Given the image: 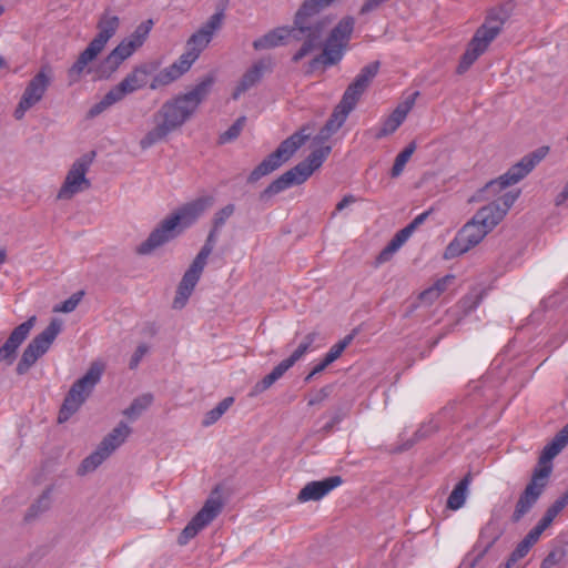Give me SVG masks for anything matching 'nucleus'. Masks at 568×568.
I'll use <instances>...</instances> for the list:
<instances>
[{
    "label": "nucleus",
    "instance_id": "obj_1",
    "mask_svg": "<svg viewBox=\"0 0 568 568\" xmlns=\"http://www.w3.org/2000/svg\"><path fill=\"white\" fill-rule=\"evenodd\" d=\"M335 0H304L294 16L292 26L277 27L253 41L256 51L268 50L287 44L290 40L300 42V49L292 55L293 62H300L305 57L322 48L324 34L329 26V19L322 11Z\"/></svg>",
    "mask_w": 568,
    "mask_h": 568
},
{
    "label": "nucleus",
    "instance_id": "obj_2",
    "mask_svg": "<svg viewBox=\"0 0 568 568\" xmlns=\"http://www.w3.org/2000/svg\"><path fill=\"white\" fill-rule=\"evenodd\" d=\"M212 85L213 78L206 77L190 91L166 100L153 114L154 126L140 140L141 149L148 150L180 130L195 114Z\"/></svg>",
    "mask_w": 568,
    "mask_h": 568
},
{
    "label": "nucleus",
    "instance_id": "obj_3",
    "mask_svg": "<svg viewBox=\"0 0 568 568\" xmlns=\"http://www.w3.org/2000/svg\"><path fill=\"white\" fill-rule=\"evenodd\" d=\"M214 203L213 196H200L179 207L166 216L136 247L140 255L151 254L154 250L173 240L183 229L192 225Z\"/></svg>",
    "mask_w": 568,
    "mask_h": 568
},
{
    "label": "nucleus",
    "instance_id": "obj_4",
    "mask_svg": "<svg viewBox=\"0 0 568 568\" xmlns=\"http://www.w3.org/2000/svg\"><path fill=\"white\" fill-rule=\"evenodd\" d=\"M507 19V13L503 8H494L488 11L485 22L476 30L469 41L466 51L460 58L456 72L464 74L484 54L490 43L500 33Z\"/></svg>",
    "mask_w": 568,
    "mask_h": 568
},
{
    "label": "nucleus",
    "instance_id": "obj_5",
    "mask_svg": "<svg viewBox=\"0 0 568 568\" xmlns=\"http://www.w3.org/2000/svg\"><path fill=\"white\" fill-rule=\"evenodd\" d=\"M119 27L120 18L110 10H105L100 16L97 23V36L68 70L69 84L77 83L81 79L87 67L103 51L109 40L116 33Z\"/></svg>",
    "mask_w": 568,
    "mask_h": 568
},
{
    "label": "nucleus",
    "instance_id": "obj_6",
    "mask_svg": "<svg viewBox=\"0 0 568 568\" xmlns=\"http://www.w3.org/2000/svg\"><path fill=\"white\" fill-rule=\"evenodd\" d=\"M332 151L329 145L321 146L295 166L275 179L262 193L261 199L265 200L278 194L293 185L304 183L317 169L322 166Z\"/></svg>",
    "mask_w": 568,
    "mask_h": 568
},
{
    "label": "nucleus",
    "instance_id": "obj_7",
    "mask_svg": "<svg viewBox=\"0 0 568 568\" xmlns=\"http://www.w3.org/2000/svg\"><path fill=\"white\" fill-rule=\"evenodd\" d=\"M354 26L355 19L345 17L334 27L326 41H324L325 37L323 38V50L310 61V72L317 70L321 65L324 68L335 65L343 59Z\"/></svg>",
    "mask_w": 568,
    "mask_h": 568
},
{
    "label": "nucleus",
    "instance_id": "obj_8",
    "mask_svg": "<svg viewBox=\"0 0 568 568\" xmlns=\"http://www.w3.org/2000/svg\"><path fill=\"white\" fill-rule=\"evenodd\" d=\"M496 225L497 223L488 215L487 211L479 209L448 244L445 257L452 258L466 253L479 244Z\"/></svg>",
    "mask_w": 568,
    "mask_h": 568
},
{
    "label": "nucleus",
    "instance_id": "obj_9",
    "mask_svg": "<svg viewBox=\"0 0 568 568\" xmlns=\"http://www.w3.org/2000/svg\"><path fill=\"white\" fill-rule=\"evenodd\" d=\"M310 138L308 128L303 126L291 136L280 143L277 149L266 156L248 175L247 182L255 183L265 175L277 170L282 164L287 162L294 153Z\"/></svg>",
    "mask_w": 568,
    "mask_h": 568
},
{
    "label": "nucleus",
    "instance_id": "obj_10",
    "mask_svg": "<svg viewBox=\"0 0 568 568\" xmlns=\"http://www.w3.org/2000/svg\"><path fill=\"white\" fill-rule=\"evenodd\" d=\"M103 368L102 364L98 362L92 363L87 373L71 386L59 412V423L67 422L75 412H78L93 390L94 386L100 382Z\"/></svg>",
    "mask_w": 568,
    "mask_h": 568
},
{
    "label": "nucleus",
    "instance_id": "obj_11",
    "mask_svg": "<svg viewBox=\"0 0 568 568\" xmlns=\"http://www.w3.org/2000/svg\"><path fill=\"white\" fill-rule=\"evenodd\" d=\"M61 321L53 318L50 324L28 344L16 367L18 375L27 374L37 361L49 351L61 332Z\"/></svg>",
    "mask_w": 568,
    "mask_h": 568
},
{
    "label": "nucleus",
    "instance_id": "obj_12",
    "mask_svg": "<svg viewBox=\"0 0 568 568\" xmlns=\"http://www.w3.org/2000/svg\"><path fill=\"white\" fill-rule=\"evenodd\" d=\"M95 152L85 153L78 158L69 169L62 186L57 197L58 200H70L75 194L91 187V182L87 178V173L94 160Z\"/></svg>",
    "mask_w": 568,
    "mask_h": 568
},
{
    "label": "nucleus",
    "instance_id": "obj_13",
    "mask_svg": "<svg viewBox=\"0 0 568 568\" xmlns=\"http://www.w3.org/2000/svg\"><path fill=\"white\" fill-rule=\"evenodd\" d=\"M549 479V469H535L530 481L520 494L515 510L511 515V521L518 523L531 508L536 505L539 497L544 493Z\"/></svg>",
    "mask_w": 568,
    "mask_h": 568
},
{
    "label": "nucleus",
    "instance_id": "obj_14",
    "mask_svg": "<svg viewBox=\"0 0 568 568\" xmlns=\"http://www.w3.org/2000/svg\"><path fill=\"white\" fill-rule=\"evenodd\" d=\"M50 83L51 78L47 69H41L36 75H33L21 95V99L13 112V116L17 120L23 119L26 112L43 99Z\"/></svg>",
    "mask_w": 568,
    "mask_h": 568
},
{
    "label": "nucleus",
    "instance_id": "obj_15",
    "mask_svg": "<svg viewBox=\"0 0 568 568\" xmlns=\"http://www.w3.org/2000/svg\"><path fill=\"white\" fill-rule=\"evenodd\" d=\"M223 508L222 500L217 497H210L200 509V511L191 519V521L181 531L178 542L181 546L186 545L203 528L211 524Z\"/></svg>",
    "mask_w": 568,
    "mask_h": 568
},
{
    "label": "nucleus",
    "instance_id": "obj_16",
    "mask_svg": "<svg viewBox=\"0 0 568 568\" xmlns=\"http://www.w3.org/2000/svg\"><path fill=\"white\" fill-rule=\"evenodd\" d=\"M160 68V62L148 61L135 65L123 80L112 89L123 100L128 94H131L140 89H143L149 78L153 75Z\"/></svg>",
    "mask_w": 568,
    "mask_h": 568
},
{
    "label": "nucleus",
    "instance_id": "obj_17",
    "mask_svg": "<svg viewBox=\"0 0 568 568\" xmlns=\"http://www.w3.org/2000/svg\"><path fill=\"white\" fill-rule=\"evenodd\" d=\"M378 70V61H374L361 69L354 81L346 88L342 100L338 103L342 109H347L351 112L354 110L359 98L366 91L372 80L376 77Z\"/></svg>",
    "mask_w": 568,
    "mask_h": 568
},
{
    "label": "nucleus",
    "instance_id": "obj_18",
    "mask_svg": "<svg viewBox=\"0 0 568 568\" xmlns=\"http://www.w3.org/2000/svg\"><path fill=\"white\" fill-rule=\"evenodd\" d=\"M36 322L37 317L33 315L11 332L8 339L0 347V363L4 362L7 365H11L14 362L17 351L29 336Z\"/></svg>",
    "mask_w": 568,
    "mask_h": 568
},
{
    "label": "nucleus",
    "instance_id": "obj_19",
    "mask_svg": "<svg viewBox=\"0 0 568 568\" xmlns=\"http://www.w3.org/2000/svg\"><path fill=\"white\" fill-rule=\"evenodd\" d=\"M417 95L418 92H414L404 102L396 106L390 115L383 121L381 128L375 131L374 138L376 140H381L393 134L400 126L409 111L413 109Z\"/></svg>",
    "mask_w": 568,
    "mask_h": 568
},
{
    "label": "nucleus",
    "instance_id": "obj_20",
    "mask_svg": "<svg viewBox=\"0 0 568 568\" xmlns=\"http://www.w3.org/2000/svg\"><path fill=\"white\" fill-rule=\"evenodd\" d=\"M342 483L343 479L341 476H331L323 480L310 481L300 490L297 501L307 503L321 500Z\"/></svg>",
    "mask_w": 568,
    "mask_h": 568
},
{
    "label": "nucleus",
    "instance_id": "obj_21",
    "mask_svg": "<svg viewBox=\"0 0 568 568\" xmlns=\"http://www.w3.org/2000/svg\"><path fill=\"white\" fill-rule=\"evenodd\" d=\"M205 265L193 260L190 267L184 273L173 301L174 308H182L191 296L195 285L200 281L201 274Z\"/></svg>",
    "mask_w": 568,
    "mask_h": 568
},
{
    "label": "nucleus",
    "instance_id": "obj_22",
    "mask_svg": "<svg viewBox=\"0 0 568 568\" xmlns=\"http://www.w3.org/2000/svg\"><path fill=\"white\" fill-rule=\"evenodd\" d=\"M135 51L136 50L133 48L132 44L129 43V41H126L125 39L121 40V42L100 63L98 70L99 77L109 78Z\"/></svg>",
    "mask_w": 568,
    "mask_h": 568
},
{
    "label": "nucleus",
    "instance_id": "obj_23",
    "mask_svg": "<svg viewBox=\"0 0 568 568\" xmlns=\"http://www.w3.org/2000/svg\"><path fill=\"white\" fill-rule=\"evenodd\" d=\"M271 60L256 61L241 78L239 84L235 87L232 98L237 100L244 92L256 85L265 71L271 69Z\"/></svg>",
    "mask_w": 568,
    "mask_h": 568
},
{
    "label": "nucleus",
    "instance_id": "obj_24",
    "mask_svg": "<svg viewBox=\"0 0 568 568\" xmlns=\"http://www.w3.org/2000/svg\"><path fill=\"white\" fill-rule=\"evenodd\" d=\"M531 168L528 165L526 160L523 158L519 162L514 164L506 173L500 175L498 179L490 181L489 187L498 186L499 189H506L513 184L518 183L526 175L531 172Z\"/></svg>",
    "mask_w": 568,
    "mask_h": 568
},
{
    "label": "nucleus",
    "instance_id": "obj_25",
    "mask_svg": "<svg viewBox=\"0 0 568 568\" xmlns=\"http://www.w3.org/2000/svg\"><path fill=\"white\" fill-rule=\"evenodd\" d=\"M518 196L519 192H506L497 201H493L481 209L486 210L488 215L498 224L516 202Z\"/></svg>",
    "mask_w": 568,
    "mask_h": 568
},
{
    "label": "nucleus",
    "instance_id": "obj_26",
    "mask_svg": "<svg viewBox=\"0 0 568 568\" xmlns=\"http://www.w3.org/2000/svg\"><path fill=\"white\" fill-rule=\"evenodd\" d=\"M294 364L285 358L280 362L270 374L263 377L260 382H257L250 392V396L254 397L258 394L268 389L276 381H278Z\"/></svg>",
    "mask_w": 568,
    "mask_h": 568
},
{
    "label": "nucleus",
    "instance_id": "obj_27",
    "mask_svg": "<svg viewBox=\"0 0 568 568\" xmlns=\"http://www.w3.org/2000/svg\"><path fill=\"white\" fill-rule=\"evenodd\" d=\"M131 428L123 422H121L115 428L108 434L100 443L102 449L111 455L116 448H119L129 437Z\"/></svg>",
    "mask_w": 568,
    "mask_h": 568
},
{
    "label": "nucleus",
    "instance_id": "obj_28",
    "mask_svg": "<svg viewBox=\"0 0 568 568\" xmlns=\"http://www.w3.org/2000/svg\"><path fill=\"white\" fill-rule=\"evenodd\" d=\"M349 113L351 111H348L347 109H342L341 105L338 104L334 110L333 114L327 120L326 124L320 131L317 138L320 140L329 139L335 132H337L342 128Z\"/></svg>",
    "mask_w": 568,
    "mask_h": 568
},
{
    "label": "nucleus",
    "instance_id": "obj_29",
    "mask_svg": "<svg viewBox=\"0 0 568 568\" xmlns=\"http://www.w3.org/2000/svg\"><path fill=\"white\" fill-rule=\"evenodd\" d=\"M471 480V474L467 473L464 478L454 487L453 491L448 496L447 508L457 510L464 506Z\"/></svg>",
    "mask_w": 568,
    "mask_h": 568
},
{
    "label": "nucleus",
    "instance_id": "obj_30",
    "mask_svg": "<svg viewBox=\"0 0 568 568\" xmlns=\"http://www.w3.org/2000/svg\"><path fill=\"white\" fill-rule=\"evenodd\" d=\"M454 280L453 275H446L437 280L432 286L424 290L418 300L423 305H432L446 291L447 285Z\"/></svg>",
    "mask_w": 568,
    "mask_h": 568
},
{
    "label": "nucleus",
    "instance_id": "obj_31",
    "mask_svg": "<svg viewBox=\"0 0 568 568\" xmlns=\"http://www.w3.org/2000/svg\"><path fill=\"white\" fill-rule=\"evenodd\" d=\"M110 455L99 445L98 448L85 457L78 468V475H85L94 471Z\"/></svg>",
    "mask_w": 568,
    "mask_h": 568
},
{
    "label": "nucleus",
    "instance_id": "obj_32",
    "mask_svg": "<svg viewBox=\"0 0 568 568\" xmlns=\"http://www.w3.org/2000/svg\"><path fill=\"white\" fill-rule=\"evenodd\" d=\"M537 541L538 540L528 532L510 554L505 564V568H510L514 564L524 558Z\"/></svg>",
    "mask_w": 568,
    "mask_h": 568
},
{
    "label": "nucleus",
    "instance_id": "obj_33",
    "mask_svg": "<svg viewBox=\"0 0 568 568\" xmlns=\"http://www.w3.org/2000/svg\"><path fill=\"white\" fill-rule=\"evenodd\" d=\"M153 27V21L151 19L141 22L135 30L126 38L130 44L133 45L135 50L140 49L144 42L146 41L151 30Z\"/></svg>",
    "mask_w": 568,
    "mask_h": 568
},
{
    "label": "nucleus",
    "instance_id": "obj_34",
    "mask_svg": "<svg viewBox=\"0 0 568 568\" xmlns=\"http://www.w3.org/2000/svg\"><path fill=\"white\" fill-rule=\"evenodd\" d=\"M564 448L556 443L554 439L547 444L538 459V466L535 469L548 468L549 475L552 471L551 460L562 450Z\"/></svg>",
    "mask_w": 568,
    "mask_h": 568
},
{
    "label": "nucleus",
    "instance_id": "obj_35",
    "mask_svg": "<svg viewBox=\"0 0 568 568\" xmlns=\"http://www.w3.org/2000/svg\"><path fill=\"white\" fill-rule=\"evenodd\" d=\"M152 402L153 396L151 394H143L142 396L133 399L123 414L130 419H135L151 405Z\"/></svg>",
    "mask_w": 568,
    "mask_h": 568
},
{
    "label": "nucleus",
    "instance_id": "obj_36",
    "mask_svg": "<svg viewBox=\"0 0 568 568\" xmlns=\"http://www.w3.org/2000/svg\"><path fill=\"white\" fill-rule=\"evenodd\" d=\"M415 150V142H410L402 152L396 155L393 168L390 170L392 178H398L403 173L406 163L409 161Z\"/></svg>",
    "mask_w": 568,
    "mask_h": 568
},
{
    "label": "nucleus",
    "instance_id": "obj_37",
    "mask_svg": "<svg viewBox=\"0 0 568 568\" xmlns=\"http://www.w3.org/2000/svg\"><path fill=\"white\" fill-rule=\"evenodd\" d=\"M224 19V9L221 8L219 11L212 14L207 19V21L201 26L199 30H201L202 33H204L210 40H212L215 32L222 28Z\"/></svg>",
    "mask_w": 568,
    "mask_h": 568
},
{
    "label": "nucleus",
    "instance_id": "obj_38",
    "mask_svg": "<svg viewBox=\"0 0 568 568\" xmlns=\"http://www.w3.org/2000/svg\"><path fill=\"white\" fill-rule=\"evenodd\" d=\"M180 79L173 70H171V67H166L163 70L155 72L153 74L152 81L150 82V89L151 90H158L160 88L166 87L171 84L172 82Z\"/></svg>",
    "mask_w": 568,
    "mask_h": 568
},
{
    "label": "nucleus",
    "instance_id": "obj_39",
    "mask_svg": "<svg viewBox=\"0 0 568 568\" xmlns=\"http://www.w3.org/2000/svg\"><path fill=\"white\" fill-rule=\"evenodd\" d=\"M122 101L119 95L115 93L113 89H111L109 92L105 93V95L101 99L100 102L95 103L90 110L88 115L90 118H95L99 114H101L103 111L109 109L111 105L115 104L116 102Z\"/></svg>",
    "mask_w": 568,
    "mask_h": 568
},
{
    "label": "nucleus",
    "instance_id": "obj_40",
    "mask_svg": "<svg viewBox=\"0 0 568 568\" xmlns=\"http://www.w3.org/2000/svg\"><path fill=\"white\" fill-rule=\"evenodd\" d=\"M195 53H192L190 50H186L180 58L174 61L170 67L171 70L175 72V74L181 78L185 72L190 70L192 64L197 60Z\"/></svg>",
    "mask_w": 568,
    "mask_h": 568
},
{
    "label": "nucleus",
    "instance_id": "obj_41",
    "mask_svg": "<svg viewBox=\"0 0 568 568\" xmlns=\"http://www.w3.org/2000/svg\"><path fill=\"white\" fill-rule=\"evenodd\" d=\"M317 332H311L306 334L303 338V341L300 343L297 348L291 354L290 357H287L293 364L298 362L308 351L312 349V346L316 338L318 337Z\"/></svg>",
    "mask_w": 568,
    "mask_h": 568
},
{
    "label": "nucleus",
    "instance_id": "obj_42",
    "mask_svg": "<svg viewBox=\"0 0 568 568\" xmlns=\"http://www.w3.org/2000/svg\"><path fill=\"white\" fill-rule=\"evenodd\" d=\"M210 40L201 30L194 32L186 42V50L195 53L199 58L201 52L210 44Z\"/></svg>",
    "mask_w": 568,
    "mask_h": 568
},
{
    "label": "nucleus",
    "instance_id": "obj_43",
    "mask_svg": "<svg viewBox=\"0 0 568 568\" xmlns=\"http://www.w3.org/2000/svg\"><path fill=\"white\" fill-rule=\"evenodd\" d=\"M51 505V496L50 489L43 491V494L37 499L36 503L31 505L29 511L26 515V519L30 520L31 518L37 517L39 514L48 510Z\"/></svg>",
    "mask_w": 568,
    "mask_h": 568
},
{
    "label": "nucleus",
    "instance_id": "obj_44",
    "mask_svg": "<svg viewBox=\"0 0 568 568\" xmlns=\"http://www.w3.org/2000/svg\"><path fill=\"white\" fill-rule=\"evenodd\" d=\"M217 232H219V230H215L214 227H212V230L210 231V233H209V235L206 237V241H205L204 245L202 246V248L200 250V252L195 256V258H194L195 261L206 265L207 257L212 253V251L214 248V245L216 243Z\"/></svg>",
    "mask_w": 568,
    "mask_h": 568
},
{
    "label": "nucleus",
    "instance_id": "obj_45",
    "mask_svg": "<svg viewBox=\"0 0 568 568\" xmlns=\"http://www.w3.org/2000/svg\"><path fill=\"white\" fill-rule=\"evenodd\" d=\"M245 123H246V116H244V115L240 116L225 132H223L220 135L219 142L221 144H224V143H229V142L237 139L239 135L241 134Z\"/></svg>",
    "mask_w": 568,
    "mask_h": 568
},
{
    "label": "nucleus",
    "instance_id": "obj_46",
    "mask_svg": "<svg viewBox=\"0 0 568 568\" xmlns=\"http://www.w3.org/2000/svg\"><path fill=\"white\" fill-rule=\"evenodd\" d=\"M354 337V333L346 335L338 343L334 344L324 357L332 364L342 355L345 348L353 342Z\"/></svg>",
    "mask_w": 568,
    "mask_h": 568
},
{
    "label": "nucleus",
    "instance_id": "obj_47",
    "mask_svg": "<svg viewBox=\"0 0 568 568\" xmlns=\"http://www.w3.org/2000/svg\"><path fill=\"white\" fill-rule=\"evenodd\" d=\"M84 295L83 291H79L73 293L68 300L62 302L61 304L54 306V312H61V313H71L77 308L79 303L81 302L82 297Z\"/></svg>",
    "mask_w": 568,
    "mask_h": 568
},
{
    "label": "nucleus",
    "instance_id": "obj_48",
    "mask_svg": "<svg viewBox=\"0 0 568 568\" xmlns=\"http://www.w3.org/2000/svg\"><path fill=\"white\" fill-rule=\"evenodd\" d=\"M235 212V205L234 204H227L221 210H219L212 220L213 227L215 230H220L225 222L234 214Z\"/></svg>",
    "mask_w": 568,
    "mask_h": 568
},
{
    "label": "nucleus",
    "instance_id": "obj_49",
    "mask_svg": "<svg viewBox=\"0 0 568 568\" xmlns=\"http://www.w3.org/2000/svg\"><path fill=\"white\" fill-rule=\"evenodd\" d=\"M402 247V245L393 237L388 244L379 252L376 257L377 264H384L392 260L393 255Z\"/></svg>",
    "mask_w": 568,
    "mask_h": 568
},
{
    "label": "nucleus",
    "instance_id": "obj_50",
    "mask_svg": "<svg viewBox=\"0 0 568 568\" xmlns=\"http://www.w3.org/2000/svg\"><path fill=\"white\" fill-rule=\"evenodd\" d=\"M565 557L562 549H556L550 551L541 561L540 568H554L559 565Z\"/></svg>",
    "mask_w": 568,
    "mask_h": 568
},
{
    "label": "nucleus",
    "instance_id": "obj_51",
    "mask_svg": "<svg viewBox=\"0 0 568 568\" xmlns=\"http://www.w3.org/2000/svg\"><path fill=\"white\" fill-rule=\"evenodd\" d=\"M555 517H552L549 513H545L544 517L539 520V523L529 531L537 540H539L541 534L551 525Z\"/></svg>",
    "mask_w": 568,
    "mask_h": 568
},
{
    "label": "nucleus",
    "instance_id": "obj_52",
    "mask_svg": "<svg viewBox=\"0 0 568 568\" xmlns=\"http://www.w3.org/2000/svg\"><path fill=\"white\" fill-rule=\"evenodd\" d=\"M549 151L548 146H541L534 152L525 155L524 159L528 163V165L534 170V168L547 155Z\"/></svg>",
    "mask_w": 568,
    "mask_h": 568
},
{
    "label": "nucleus",
    "instance_id": "obj_53",
    "mask_svg": "<svg viewBox=\"0 0 568 568\" xmlns=\"http://www.w3.org/2000/svg\"><path fill=\"white\" fill-rule=\"evenodd\" d=\"M568 505V489L557 498L554 504L546 510L552 517H557L559 513Z\"/></svg>",
    "mask_w": 568,
    "mask_h": 568
},
{
    "label": "nucleus",
    "instance_id": "obj_54",
    "mask_svg": "<svg viewBox=\"0 0 568 568\" xmlns=\"http://www.w3.org/2000/svg\"><path fill=\"white\" fill-rule=\"evenodd\" d=\"M331 393H332V386L331 385H326V386L322 387L321 389L315 392L310 397L308 405L310 406H314V405L323 403L329 396Z\"/></svg>",
    "mask_w": 568,
    "mask_h": 568
},
{
    "label": "nucleus",
    "instance_id": "obj_55",
    "mask_svg": "<svg viewBox=\"0 0 568 568\" xmlns=\"http://www.w3.org/2000/svg\"><path fill=\"white\" fill-rule=\"evenodd\" d=\"M481 294H470L462 300V306L464 307L465 312H471L474 311L481 302Z\"/></svg>",
    "mask_w": 568,
    "mask_h": 568
},
{
    "label": "nucleus",
    "instance_id": "obj_56",
    "mask_svg": "<svg viewBox=\"0 0 568 568\" xmlns=\"http://www.w3.org/2000/svg\"><path fill=\"white\" fill-rule=\"evenodd\" d=\"M148 351H149V348L145 344H141L136 347L134 354L132 355V357L130 359L129 366L131 369H134L138 367V365L140 364L143 356L148 353Z\"/></svg>",
    "mask_w": 568,
    "mask_h": 568
},
{
    "label": "nucleus",
    "instance_id": "obj_57",
    "mask_svg": "<svg viewBox=\"0 0 568 568\" xmlns=\"http://www.w3.org/2000/svg\"><path fill=\"white\" fill-rule=\"evenodd\" d=\"M415 231L414 226L408 224L399 230L393 237L403 246Z\"/></svg>",
    "mask_w": 568,
    "mask_h": 568
},
{
    "label": "nucleus",
    "instance_id": "obj_58",
    "mask_svg": "<svg viewBox=\"0 0 568 568\" xmlns=\"http://www.w3.org/2000/svg\"><path fill=\"white\" fill-rule=\"evenodd\" d=\"M415 231L414 226L408 224L399 230L393 237L403 246Z\"/></svg>",
    "mask_w": 568,
    "mask_h": 568
},
{
    "label": "nucleus",
    "instance_id": "obj_59",
    "mask_svg": "<svg viewBox=\"0 0 568 568\" xmlns=\"http://www.w3.org/2000/svg\"><path fill=\"white\" fill-rule=\"evenodd\" d=\"M223 415L214 407L213 409L209 410L203 420H202V425L204 427H207V426H211L213 425L214 423H216Z\"/></svg>",
    "mask_w": 568,
    "mask_h": 568
},
{
    "label": "nucleus",
    "instance_id": "obj_60",
    "mask_svg": "<svg viewBox=\"0 0 568 568\" xmlns=\"http://www.w3.org/2000/svg\"><path fill=\"white\" fill-rule=\"evenodd\" d=\"M490 182H488L478 193L479 199L483 200H489L490 196H495L499 192H501L504 189H499L498 186H493L488 189V185Z\"/></svg>",
    "mask_w": 568,
    "mask_h": 568
},
{
    "label": "nucleus",
    "instance_id": "obj_61",
    "mask_svg": "<svg viewBox=\"0 0 568 568\" xmlns=\"http://www.w3.org/2000/svg\"><path fill=\"white\" fill-rule=\"evenodd\" d=\"M562 448L568 444V423L552 438Z\"/></svg>",
    "mask_w": 568,
    "mask_h": 568
},
{
    "label": "nucleus",
    "instance_id": "obj_62",
    "mask_svg": "<svg viewBox=\"0 0 568 568\" xmlns=\"http://www.w3.org/2000/svg\"><path fill=\"white\" fill-rule=\"evenodd\" d=\"M383 2H385V1L384 0H366L359 10V13L366 14V13L377 9Z\"/></svg>",
    "mask_w": 568,
    "mask_h": 568
},
{
    "label": "nucleus",
    "instance_id": "obj_63",
    "mask_svg": "<svg viewBox=\"0 0 568 568\" xmlns=\"http://www.w3.org/2000/svg\"><path fill=\"white\" fill-rule=\"evenodd\" d=\"M344 417V414L336 413L328 423L323 426V432L329 433Z\"/></svg>",
    "mask_w": 568,
    "mask_h": 568
},
{
    "label": "nucleus",
    "instance_id": "obj_64",
    "mask_svg": "<svg viewBox=\"0 0 568 568\" xmlns=\"http://www.w3.org/2000/svg\"><path fill=\"white\" fill-rule=\"evenodd\" d=\"M234 398L233 397H225L223 400H221L215 408L223 415L233 404Z\"/></svg>",
    "mask_w": 568,
    "mask_h": 568
}]
</instances>
